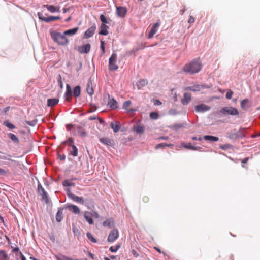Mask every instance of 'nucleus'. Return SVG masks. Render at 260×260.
<instances>
[{
  "label": "nucleus",
  "instance_id": "obj_1",
  "mask_svg": "<svg viewBox=\"0 0 260 260\" xmlns=\"http://www.w3.org/2000/svg\"><path fill=\"white\" fill-rule=\"evenodd\" d=\"M202 68V64L199 58L195 59L186 63L182 68L184 72L190 74H194L199 72Z\"/></svg>",
  "mask_w": 260,
  "mask_h": 260
},
{
  "label": "nucleus",
  "instance_id": "obj_2",
  "mask_svg": "<svg viewBox=\"0 0 260 260\" xmlns=\"http://www.w3.org/2000/svg\"><path fill=\"white\" fill-rule=\"evenodd\" d=\"M51 38L54 42L59 45L66 46L69 43V40L64 35L58 32H51Z\"/></svg>",
  "mask_w": 260,
  "mask_h": 260
},
{
  "label": "nucleus",
  "instance_id": "obj_3",
  "mask_svg": "<svg viewBox=\"0 0 260 260\" xmlns=\"http://www.w3.org/2000/svg\"><path fill=\"white\" fill-rule=\"evenodd\" d=\"M246 128L240 127L239 129H234L230 134V138L233 139L242 138L246 136Z\"/></svg>",
  "mask_w": 260,
  "mask_h": 260
},
{
  "label": "nucleus",
  "instance_id": "obj_4",
  "mask_svg": "<svg viewBox=\"0 0 260 260\" xmlns=\"http://www.w3.org/2000/svg\"><path fill=\"white\" fill-rule=\"evenodd\" d=\"M117 55L116 53H113L109 59V69L110 71H115L118 68L116 64Z\"/></svg>",
  "mask_w": 260,
  "mask_h": 260
},
{
  "label": "nucleus",
  "instance_id": "obj_5",
  "mask_svg": "<svg viewBox=\"0 0 260 260\" xmlns=\"http://www.w3.org/2000/svg\"><path fill=\"white\" fill-rule=\"evenodd\" d=\"M220 112L223 114H230L231 115H238L239 111L238 110L232 107H226L221 109Z\"/></svg>",
  "mask_w": 260,
  "mask_h": 260
},
{
  "label": "nucleus",
  "instance_id": "obj_6",
  "mask_svg": "<svg viewBox=\"0 0 260 260\" xmlns=\"http://www.w3.org/2000/svg\"><path fill=\"white\" fill-rule=\"evenodd\" d=\"M38 16L40 20L47 23L54 21L60 19V17L59 16H51L48 17H44L43 14L41 12L38 13Z\"/></svg>",
  "mask_w": 260,
  "mask_h": 260
},
{
  "label": "nucleus",
  "instance_id": "obj_7",
  "mask_svg": "<svg viewBox=\"0 0 260 260\" xmlns=\"http://www.w3.org/2000/svg\"><path fill=\"white\" fill-rule=\"evenodd\" d=\"M38 190L40 195L42 196V200L46 203H48L49 202V200L47 193L41 184H39L38 185Z\"/></svg>",
  "mask_w": 260,
  "mask_h": 260
},
{
  "label": "nucleus",
  "instance_id": "obj_8",
  "mask_svg": "<svg viewBox=\"0 0 260 260\" xmlns=\"http://www.w3.org/2000/svg\"><path fill=\"white\" fill-rule=\"evenodd\" d=\"M119 237V232L117 229H113L108 235L107 240L109 242H113Z\"/></svg>",
  "mask_w": 260,
  "mask_h": 260
},
{
  "label": "nucleus",
  "instance_id": "obj_9",
  "mask_svg": "<svg viewBox=\"0 0 260 260\" xmlns=\"http://www.w3.org/2000/svg\"><path fill=\"white\" fill-rule=\"evenodd\" d=\"M91 45L90 44H86L78 47L77 50L81 54L88 53L90 51Z\"/></svg>",
  "mask_w": 260,
  "mask_h": 260
},
{
  "label": "nucleus",
  "instance_id": "obj_10",
  "mask_svg": "<svg viewBox=\"0 0 260 260\" xmlns=\"http://www.w3.org/2000/svg\"><path fill=\"white\" fill-rule=\"evenodd\" d=\"M194 108L197 112H204L210 109L209 106L204 104L197 105L195 106Z\"/></svg>",
  "mask_w": 260,
  "mask_h": 260
},
{
  "label": "nucleus",
  "instance_id": "obj_11",
  "mask_svg": "<svg viewBox=\"0 0 260 260\" xmlns=\"http://www.w3.org/2000/svg\"><path fill=\"white\" fill-rule=\"evenodd\" d=\"M160 24L159 20H158L157 22L153 24L151 29V30L150 31L148 34V37L149 39L152 38L153 37V36L156 33V32L158 30V28L160 26Z\"/></svg>",
  "mask_w": 260,
  "mask_h": 260
},
{
  "label": "nucleus",
  "instance_id": "obj_12",
  "mask_svg": "<svg viewBox=\"0 0 260 260\" xmlns=\"http://www.w3.org/2000/svg\"><path fill=\"white\" fill-rule=\"evenodd\" d=\"M96 27L95 24H93L91 27L89 28L84 33V38L87 39L92 37L96 30Z\"/></svg>",
  "mask_w": 260,
  "mask_h": 260
},
{
  "label": "nucleus",
  "instance_id": "obj_13",
  "mask_svg": "<svg viewBox=\"0 0 260 260\" xmlns=\"http://www.w3.org/2000/svg\"><path fill=\"white\" fill-rule=\"evenodd\" d=\"M205 88V86L203 85H194L192 86L186 87L184 88V90H189L192 91H199Z\"/></svg>",
  "mask_w": 260,
  "mask_h": 260
},
{
  "label": "nucleus",
  "instance_id": "obj_14",
  "mask_svg": "<svg viewBox=\"0 0 260 260\" xmlns=\"http://www.w3.org/2000/svg\"><path fill=\"white\" fill-rule=\"evenodd\" d=\"M100 141L103 144L110 146H113L114 142L113 140L107 137H103L100 138Z\"/></svg>",
  "mask_w": 260,
  "mask_h": 260
},
{
  "label": "nucleus",
  "instance_id": "obj_15",
  "mask_svg": "<svg viewBox=\"0 0 260 260\" xmlns=\"http://www.w3.org/2000/svg\"><path fill=\"white\" fill-rule=\"evenodd\" d=\"M127 13V10L126 8L123 7H116V13L117 15L120 17H125Z\"/></svg>",
  "mask_w": 260,
  "mask_h": 260
},
{
  "label": "nucleus",
  "instance_id": "obj_16",
  "mask_svg": "<svg viewBox=\"0 0 260 260\" xmlns=\"http://www.w3.org/2000/svg\"><path fill=\"white\" fill-rule=\"evenodd\" d=\"M108 96L109 99H110V95L109 94H108ZM107 105L112 109H116L118 108V103L117 101L113 98L109 99V101L107 103Z\"/></svg>",
  "mask_w": 260,
  "mask_h": 260
},
{
  "label": "nucleus",
  "instance_id": "obj_17",
  "mask_svg": "<svg viewBox=\"0 0 260 260\" xmlns=\"http://www.w3.org/2000/svg\"><path fill=\"white\" fill-rule=\"evenodd\" d=\"M191 99V94L190 93H184L181 103L183 105H187Z\"/></svg>",
  "mask_w": 260,
  "mask_h": 260
},
{
  "label": "nucleus",
  "instance_id": "obj_18",
  "mask_svg": "<svg viewBox=\"0 0 260 260\" xmlns=\"http://www.w3.org/2000/svg\"><path fill=\"white\" fill-rule=\"evenodd\" d=\"M66 100L70 102L72 97V89L70 86L69 84L66 85V91L65 93Z\"/></svg>",
  "mask_w": 260,
  "mask_h": 260
},
{
  "label": "nucleus",
  "instance_id": "obj_19",
  "mask_svg": "<svg viewBox=\"0 0 260 260\" xmlns=\"http://www.w3.org/2000/svg\"><path fill=\"white\" fill-rule=\"evenodd\" d=\"M69 197L72 199L74 201L76 202L77 203H80L81 204H84V200L82 197H78L74 194L72 193H70L68 194Z\"/></svg>",
  "mask_w": 260,
  "mask_h": 260
},
{
  "label": "nucleus",
  "instance_id": "obj_20",
  "mask_svg": "<svg viewBox=\"0 0 260 260\" xmlns=\"http://www.w3.org/2000/svg\"><path fill=\"white\" fill-rule=\"evenodd\" d=\"M145 127L144 126L137 124L134 125L133 127V129L135 131L137 134H142L144 133Z\"/></svg>",
  "mask_w": 260,
  "mask_h": 260
},
{
  "label": "nucleus",
  "instance_id": "obj_21",
  "mask_svg": "<svg viewBox=\"0 0 260 260\" xmlns=\"http://www.w3.org/2000/svg\"><path fill=\"white\" fill-rule=\"evenodd\" d=\"M110 125L111 127L113 129L115 133L118 132L121 128V124L120 122L118 121L115 122H112Z\"/></svg>",
  "mask_w": 260,
  "mask_h": 260
},
{
  "label": "nucleus",
  "instance_id": "obj_22",
  "mask_svg": "<svg viewBox=\"0 0 260 260\" xmlns=\"http://www.w3.org/2000/svg\"><path fill=\"white\" fill-rule=\"evenodd\" d=\"M109 27L105 24H102L100 27V31L99 32L100 35L106 36L108 34L107 30Z\"/></svg>",
  "mask_w": 260,
  "mask_h": 260
},
{
  "label": "nucleus",
  "instance_id": "obj_23",
  "mask_svg": "<svg viewBox=\"0 0 260 260\" xmlns=\"http://www.w3.org/2000/svg\"><path fill=\"white\" fill-rule=\"evenodd\" d=\"M69 146L72 147V150H70V154L74 157L77 156L78 154L77 147L75 145L72 144H69Z\"/></svg>",
  "mask_w": 260,
  "mask_h": 260
},
{
  "label": "nucleus",
  "instance_id": "obj_24",
  "mask_svg": "<svg viewBox=\"0 0 260 260\" xmlns=\"http://www.w3.org/2000/svg\"><path fill=\"white\" fill-rule=\"evenodd\" d=\"M49 12L54 13L55 12H59V7H56L53 5H45L44 6Z\"/></svg>",
  "mask_w": 260,
  "mask_h": 260
},
{
  "label": "nucleus",
  "instance_id": "obj_25",
  "mask_svg": "<svg viewBox=\"0 0 260 260\" xmlns=\"http://www.w3.org/2000/svg\"><path fill=\"white\" fill-rule=\"evenodd\" d=\"M84 217L89 224H93L94 223V221L91 215H90V212H85L84 214Z\"/></svg>",
  "mask_w": 260,
  "mask_h": 260
},
{
  "label": "nucleus",
  "instance_id": "obj_26",
  "mask_svg": "<svg viewBox=\"0 0 260 260\" xmlns=\"http://www.w3.org/2000/svg\"><path fill=\"white\" fill-rule=\"evenodd\" d=\"M59 102L58 99H49L47 100V106L49 107H53L57 105Z\"/></svg>",
  "mask_w": 260,
  "mask_h": 260
},
{
  "label": "nucleus",
  "instance_id": "obj_27",
  "mask_svg": "<svg viewBox=\"0 0 260 260\" xmlns=\"http://www.w3.org/2000/svg\"><path fill=\"white\" fill-rule=\"evenodd\" d=\"M86 91L90 95H92L94 93V90L92 87V83L90 81H88L87 83L86 87Z\"/></svg>",
  "mask_w": 260,
  "mask_h": 260
},
{
  "label": "nucleus",
  "instance_id": "obj_28",
  "mask_svg": "<svg viewBox=\"0 0 260 260\" xmlns=\"http://www.w3.org/2000/svg\"><path fill=\"white\" fill-rule=\"evenodd\" d=\"M68 208L69 210L71 211L73 213H75V214H78L80 212V209L77 206L74 205H68Z\"/></svg>",
  "mask_w": 260,
  "mask_h": 260
},
{
  "label": "nucleus",
  "instance_id": "obj_29",
  "mask_svg": "<svg viewBox=\"0 0 260 260\" xmlns=\"http://www.w3.org/2000/svg\"><path fill=\"white\" fill-rule=\"evenodd\" d=\"M79 30L78 27H75L73 29H68L63 32L64 35L72 36L76 34Z\"/></svg>",
  "mask_w": 260,
  "mask_h": 260
},
{
  "label": "nucleus",
  "instance_id": "obj_30",
  "mask_svg": "<svg viewBox=\"0 0 260 260\" xmlns=\"http://www.w3.org/2000/svg\"><path fill=\"white\" fill-rule=\"evenodd\" d=\"M250 106L249 101L247 99H244L241 102V107L244 110L247 109Z\"/></svg>",
  "mask_w": 260,
  "mask_h": 260
},
{
  "label": "nucleus",
  "instance_id": "obj_31",
  "mask_svg": "<svg viewBox=\"0 0 260 260\" xmlns=\"http://www.w3.org/2000/svg\"><path fill=\"white\" fill-rule=\"evenodd\" d=\"M103 226L112 228L114 225L113 220L111 219H107L103 223Z\"/></svg>",
  "mask_w": 260,
  "mask_h": 260
},
{
  "label": "nucleus",
  "instance_id": "obj_32",
  "mask_svg": "<svg viewBox=\"0 0 260 260\" xmlns=\"http://www.w3.org/2000/svg\"><path fill=\"white\" fill-rule=\"evenodd\" d=\"M55 257L57 260H71L72 258L60 253L55 255Z\"/></svg>",
  "mask_w": 260,
  "mask_h": 260
},
{
  "label": "nucleus",
  "instance_id": "obj_33",
  "mask_svg": "<svg viewBox=\"0 0 260 260\" xmlns=\"http://www.w3.org/2000/svg\"><path fill=\"white\" fill-rule=\"evenodd\" d=\"M0 260H9L8 255L5 250H0Z\"/></svg>",
  "mask_w": 260,
  "mask_h": 260
},
{
  "label": "nucleus",
  "instance_id": "obj_34",
  "mask_svg": "<svg viewBox=\"0 0 260 260\" xmlns=\"http://www.w3.org/2000/svg\"><path fill=\"white\" fill-rule=\"evenodd\" d=\"M147 83H148V82L146 80L141 79L137 82V86L138 88L140 89L141 88H142L143 87L146 85L147 84Z\"/></svg>",
  "mask_w": 260,
  "mask_h": 260
},
{
  "label": "nucleus",
  "instance_id": "obj_35",
  "mask_svg": "<svg viewBox=\"0 0 260 260\" xmlns=\"http://www.w3.org/2000/svg\"><path fill=\"white\" fill-rule=\"evenodd\" d=\"M73 180H65L62 184L64 186H74L75 185V183L73 182Z\"/></svg>",
  "mask_w": 260,
  "mask_h": 260
},
{
  "label": "nucleus",
  "instance_id": "obj_36",
  "mask_svg": "<svg viewBox=\"0 0 260 260\" xmlns=\"http://www.w3.org/2000/svg\"><path fill=\"white\" fill-rule=\"evenodd\" d=\"M81 93V88L79 86H76L73 90V95L75 97H78Z\"/></svg>",
  "mask_w": 260,
  "mask_h": 260
},
{
  "label": "nucleus",
  "instance_id": "obj_37",
  "mask_svg": "<svg viewBox=\"0 0 260 260\" xmlns=\"http://www.w3.org/2000/svg\"><path fill=\"white\" fill-rule=\"evenodd\" d=\"M204 139L205 140H209L211 141H217L219 140V138L215 136L206 135L204 137Z\"/></svg>",
  "mask_w": 260,
  "mask_h": 260
},
{
  "label": "nucleus",
  "instance_id": "obj_38",
  "mask_svg": "<svg viewBox=\"0 0 260 260\" xmlns=\"http://www.w3.org/2000/svg\"><path fill=\"white\" fill-rule=\"evenodd\" d=\"M63 219V212L61 210H58L56 215V220L57 222H60Z\"/></svg>",
  "mask_w": 260,
  "mask_h": 260
},
{
  "label": "nucleus",
  "instance_id": "obj_39",
  "mask_svg": "<svg viewBox=\"0 0 260 260\" xmlns=\"http://www.w3.org/2000/svg\"><path fill=\"white\" fill-rule=\"evenodd\" d=\"M8 136L10 138V139H11V140L12 141H13L14 142H15V143H19V139L18 138H17V137L14 134H12V133H9L8 134Z\"/></svg>",
  "mask_w": 260,
  "mask_h": 260
},
{
  "label": "nucleus",
  "instance_id": "obj_40",
  "mask_svg": "<svg viewBox=\"0 0 260 260\" xmlns=\"http://www.w3.org/2000/svg\"><path fill=\"white\" fill-rule=\"evenodd\" d=\"M4 125L10 129H13L15 128V126L13 124L11 123L8 120L5 121L4 122Z\"/></svg>",
  "mask_w": 260,
  "mask_h": 260
},
{
  "label": "nucleus",
  "instance_id": "obj_41",
  "mask_svg": "<svg viewBox=\"0 0 260 260\" xmlns=\"http://www.w3.org/2000/svg\"><path fill=\"white\" fill-rule=\"evenodd\" d=\"M184 147L187 149H191V150H198L199 148H200L199 147L193 146L190 143H188L187 144L184 145Z\"/></svg>",
  "mask_w": 260,
  "mask_h": 260
},
{
  "label": "nucleus",
  "instance_id": "obj_42",
  "mask_svg": "<svg viewBox=\"0 0 260 260\" xmlns=\"http://www.w3.org/2000/svg\"><path fill=\"white\" fill-rule=\"evenodd\" d=\"M78 133L82 137H85L86 136V132L85 130L81 126H79L78 127Z\"/></svg>",
  "mask_w": 260,
  "mask_h": 260
},
{
  "label": "nucleus",
  "instance_id": "obj_43",
  "mask_svg": "<svg viewBox=\"0 0 260 260\" xmlns=\"http://www.w3.org/2000/svg\"><path fill=\"white\" fill-rule=\"evenodd\" d=\"M87 237L93 243H96V240L93 237V235L89 232L87 233Z\"/></svg>",
  "mask_w": 260,
  "mask_h": 260
},
{
  "label": "nucleus",
  "instance_id": "obj_44",
  "mask_svg": "<svg viewBox=\"0 0 260 260\" xmlns=\"http://www.w3.org/2000/svg\"><path fill=\"white\" fill-rule=\"evenodd\" d=\"M173 145L172 144H167V143H160L158 145H157L155 147L156 149H158L160 147H170L172 146Z\"/></svg>",
  "mask_w": 260,
  "mask_h": 260
},
{
  "label": "nucleus",
  "instance_id": "obj_45",
  "mask_svg": "<svg viewBox=\"0 0 260 260\" xmlns=\"http://www.w3.org/2000/svg\"><path fill=\"white\" fill-rule=\"evenodd\" d=\"M150 117L152 119H157L159 117V114L157 112H152L150 113Z\"/></svg>",
  "mask_w": 260,
  "mask_h": 260
},
{
  "label": "nucleus",
  "instance_id": "obj_46",
  "mask_svg": "<svg viewBox=\"0 0 260 260\" xmlns=\"http://www.w3.org/2000/svg\"><path fill=\"white\" fill-rule=\"evenodd\" d=\"M100 42H101L100 48L102 51V54L103 55H104L105 53V41L103 40H101Z\"/></svg>",
  "mask_w": 260,
  "mask_h": 260
},
{
  "label": "nucleus",
  "instance_id": "obj_47",
  "mask_svg": "<svg viewBox=\"0 0 260 260\" xmlns=\"http://www.w3.org/2000/svg\"><path fill=\"white\" fill-rule=\"evenodd\" d=\"M25 123L30 126H34L35 125H36L37 124V120H34L31 121H26Z\"/></svg>",
  "mask_w": 260,
  "mask_h": 260
},
{
  "label": "nucleus",
  "instance_id": "obj_48",
  "mask_svg": "<svg viewBox=\"0 0 260 260\" xmlns=\"http://www.w3.org/2000/svg\"><path fill=\"white\" fill-rule=\"evenodd\" d=\"M100 20L102 22V24H106V23H108L107 19L103 14H101L100 15Z\"/></svg>",
  "mask_w": 260,
  "mask_h": 260
},
{
  "label": "nucleus",
  "instance_id": "obj_49",
  "mask_svg": "<svg viewBox=\"0 0 260 260\" xmlns=\"http://www.w3.org/2000/svg\"><path fill=\"white\" fill-rule=\"evenodd\" d=\"M131 101H125L123 104V108L124 109L127 108L131 104Z\"/></svg>",
  "mask_w": 260,
  "mask_h": 260
},
{
  "label": "nucleus",
  "instance_id": "obj_50",
  "mask_svg": "<svg viewBox=\"0 0 260 260\" xmlns=\"http://www.w3.org/2000/svg\"><path fill=\"white\" fill-rule=\"evenodd\" d=\"M232 147V145L230 144H225L223 145H221L220 146V148H221L223 150H226L229 148H231Z\"/></svg>",
  "mask_w": 260,
  "mask_h": 260
},
{
  "label": "nucleus",
  "instance_id": "obj_51",
  "mask_svg": "<svg viewBox=\"0 0 260 260\" xmlns=\"http://www.w3.org/2000/svg\"><path fill=\"white\" fill-rule=\"evenodd\" d=\"M90 215L95 218H99L100 217L99 213L96 211H93L92 212L90 213Z\"/></svg>",
  "mask_w": 260,
  "mask_h": 260
},
{
  "label": "nucleus",
  "instance_id": "obj_52",
  "mask_svg": "<svg viewBox=\"0 0 260 260\" xmlns=\"http://www.w3.org/2000/svg\"><path fill=\"white\" fill-rule=\"evenodd\" d=\"M149 201V198L147 196H144L142 198V202L144 203H147Z\"/></svg>",
  "mask_w": 260,
  "mask_h": 260
},
{
  "label": "nucleus",
  "instance_id": "obj_53",
  "mask_svg": "<svg viewBox=\"0 0 260 260\" xmlns=\"http://www.w3.org/2000/svg\"><path fill=\"white\" fill-rule=\"evenodd\" d=\"M233 94V92L232 91H229L227 92L226 94V98L228 99H231L232 98V95Z\"/></svg>",
  "mask_w": 260,
  "mask_h": 260
},
{
  "label": "nucleus",
  "instance_id": "obj_54",
  "mask_svg": "<svg viewBox=\"0 0 260 260\" xmlns=\"http://www.w3.org/2000/svg\"><path fill=\"white\" fill-rule=\"evenodd\" d=\"M153 103H154V105L155 106H159V105H161V104H162L161 102L159 100H157V99H155L154 100Z\"/></svg>",
  "mask_w": 260,
  "mask_h": 260
},
{
  "label": "nucleus",
  "instance_id": "obj_55",
  "mask_svg": "<svg viewBox=\"0 0 260 260\" xmlns=\"http://www.w3.org/2000/svg\"><path fill=\"white\" fill-rule=\"evenodd\" d=\"M194 21H195L194 18L192 16H190L189 17V19H188V22L189 23H192L194 22Z\"/></svg>",
  "mask_w": 260,
  "mask_h": 260
},
{
  "label": "nucleus",
  "instance_id": "obj_56",
  "mask_svg": "<svg viewBox=\"0 0 260 260\" xmlns=\"http://www.w3.org/2000/svg\"><path fill=\"white\" fill-rule=\"evenodd\" d=\"M160 1V3H159L158 4H157V3L155 2V7H159L160 6H161L163 3H164L165 2V1H166L167 0H159Z\"/></svg>",
  "mask_w": 260,
  "mask_h": 260
},
{
  "label": "nucleus",
  "instance_id": "obj_57",
  "mask_svg": "<svg viewBox=\"0 0 260 260\" xmlns=\"http://www.w3.org/2000/svg\"><path fill=\"white\" fill-rule=\"evenodd\" d=\"M58 158L61 160H64L66 159V155L58 154Z\"/></svg>",
  "mask_w": 260,
  "mask_h": 260
},
{
  "label": "nucleus",
  "instance_id": "obj_58",
  "mask_svg": "<svg viewBox=\"0 0 260 260\" xmlns=\"http://www.w3.org/2000/svg\"><path fill=\"white\" fill-rule=\"evenodd\" d=\"M0 174L2 175L5 176L7 174V171L4 169L0 168Z\"/></svg>",
  "mask_w": 260,
  "mask_h": 260
},
{
  "label": "nucleus",
  "instance_id": "obj_59",
  "mask_svg": "<svg viewBox=\"0 0 260 260\" xmlns=\"http://www.w3.org/2000/svg\"><path fill=\"white\" fill-rule=\"evenodd\" d=\"M10 107L9 106H8L6 108H5L3 110V112L5 114H6L7 113V112L9 111V109H10Z\"/></svg>",
  "mask_w": 260,
  "mask_h": 260
},
{
  "label": "nucleus",
  "instance_id": "obj_60",
  "mask_svg": "<svg viewBox=\"0 0 260 260\" xmlns=\"http://www.w3.org/2000/svg\"><path fill=\"white\" fill-rule=\"evenodd\" d=\"M110 250L112 252H115L117 251V248H115L113 247V246H111L110 248Z\"/></svg>",
  "mask_w": 260,
  "mask_h": 260
},
{
  "label": "nucleus",
  "instance_id": "obj_61",
  "mask_svg": "<svg viewBox=\"0 0 260 260\" xmlns=\"http://www.w3.org/2000/svg\"><path fill=\"white\" fill-rule=\"evenodd\" d=\"M248 160H249V158H248V157H246V158H244L243 159H242V160H241V162H242V164H246V163H247V161H248Z\"/></svg>",
  "mask_w": 260,
  "mask_h": 260
},
{
  "label": "nucleus",
  "instance_id": "obj_62",
  "mask_svg": "<svg viewBox=\"0 0 260 260\" xmlns=\"http://www.w3.org/2000/svg\"><path fill=\"white\" fill-rule=\"evenodd\" d=\"M67 142H68L69 143V144H73L74 141H73V138L70 137V138H68Z\"/></svg>",
  "mask_w": 260,
  "mask_h": 260
},
{
  "label": "nucleus",
  "instance_id": "obj_63",
  "mask_svg": "<svg viewBox=\"0 0 260 260\" xmlns=\"http://www.w3.org/2000/svg\"><path fill=\"white\" fill-rule=\"evenodd\" d=\"M132 253L133 254V255L135 256V257H137L138 256V254L137 253V252H136V250H133L132 251Z\"/></svg>",
  "mask_w": 260,
  "mask_h": 260
},
{
  "label": "nucleus",
  "instance_id": "obj_64",
  "mask_svg": "<svg viewBox=\"0 0 260 260\" xmlns=\"http://www.w3.org/2000/svg\"><path fill=\"white\" fill-rule=\"evenodd\" d=\"M19 251V249L18 247H15L12 250V252L15 253V252H18Z\"/></svg>",
  "mask_w": 260,
  "mask_h": 260
}]
</instances>
